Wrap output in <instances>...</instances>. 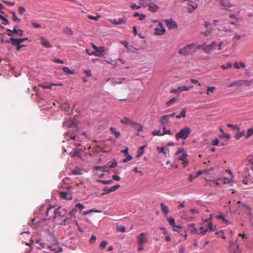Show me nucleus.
Instances as JSON below:
<instances>
[{
    "mask_svg": "<svg viewBox=\"0 0 253 253\" xmlns=\"http://www.w3.org/2000/svg\"><path fill=\"white\" fill-rule=\"evenodd\" d=\"M186 115V109L183 108L181 112V113L179 115H177L176 116V117L177 119H180L181 117H185Z\"/></svg>",
    "mask_w": 253,
    "mask_h": 253,
    "instance_id": "39",
    "label": "nucleus"
},
{
    "mask_svg": "<svg viewBox=\"0 0 253 253\" xmlns=\"http://www.w3.org/2000/svg\"><path fill=\"white\" fill-rule=\"evenodd\" d=\"M191 132V130L190 127L184 126L175 134V139L176 140H179L180 139L185 140L188 137Z\"/></svg>",
    "mask_w": 253,
    "mask_h": 253,
    "instance_id": "2",
    "label": "nucleus"
},
{
    "mask_svg": "<svg viewBox=\"0 0 253 253\" xmlns=\"http://www.w3.org/2000/svg\"><path fill=\"white\" fill-rule=\"evenodd\" d=\"M66 213L67 211L64 209L58 207L54 210L53 218L55 219L58 217H63L65 216Z\"/></svg>",
    "mask_w": 253,
    "mask_h": 253,
    "instance_id": "4",
    "label": "nucleus"
},
{
    "mask_svg": "<svg viewBox=\"0 0 253 253\" xmlns=\"http://www.w3.org/2000/svg\"><path fill=\"white\" fill-rule=\"evenodd\" d=\"M28 38H23V39H14L12 37L10 38V41H14V42H17L18 43H21L23 42L26 40H27Z\"/></svg>",
    "mask_w": 253,
    "mask_h": 253,
    "instance_id": "35",
    "label": "nucleus"
},
{
    "mask_svg": "<svg viewBox=\"0 0 253 253\" xmlns=\"http://www.w3.org/2000/svg\"><path fill=\"white\" fill-rule=\"evenodd\" d=\"M176 159L178 160H184L188 156L186 151L182 148H179L175 154Z\"/></svg>",
    "mask_w": 253,
    "mask_h": 253,
    "instance_id": "3",
    "label": "nucleus"
},
{
    "mask_svg": "<svg viewBox=\"0 0 253 253\" xmlns=\"http://www.w3.org/2000/svg\"><path fill=\"white\" fill-rule=\"evenodd\" d=\"M99 181L103 184H111V183H112L113 182L112 180H100Z\"/></svg>",
    "mask_w": 253,
    "mask_h": 253,
    "instance_id": "51",
    "label": "nucleus"
},
{
    "mask_svg": "<svg viewBox=\"0 0 253 253\" xmlns=\"http://www.w3.org/2000/svg\"><path fill=\"white\" fill-rule=\"evenodd\" d=\"M193 88V85H190L189 86H179L178 87V89L179 90V92H182L183 91H188L190 88Z\"/></svg>",
    "mask_w": 253,
    "mask_h": 253,
    "instance_id": "26",
    "label": "nucleus"
},
{
    "mask_svg": "<svg viewBox=\"0 0 253 253\" xmlns=\"http://www.w3.org/2000/svg\"><path fill=\"white\" fill-rule=\"evenodd\" d=\"M219 143V141L217 138H215V139L213 140L211 142V144L213 146H217L218 145Z\"/></svg>",
    "mask_w": 253,
    "mask_h": 253,
    "instance_id": "64",
    "label": "nucleus"
},
{
    "mask_svg": "<svg viewBox=\"0 0 253 253\" xmlns=\"http://www.w3.org/2000/svg\"><path fill=\"white\" fill-rule=\"evenodd\" d=\"M221 4L225 7H230L232 4L228 1V0H221Z\"/></svg>",
    "mask_w": 253,
    "mask_h": 253,
    "instance_id": "27",
    "label": "nucleus"
},
{
    "mask_svg": "<svg viewBox=\"0 0 253 253\" xmlns=\"http://www.w3.org/2000/svg\"><path fill=\"white\" fill-rule=\"evenodd\" d=\"M130 120L129 118L124 117L120 120V122L124 124H128Z\"/></svg>",
    "mask_w": 253,
    "mask_h": 253,
    "instance_id": "42",
    "label": "nucleus"
},
{
    "mask_svg": "<svg viewBox=\"0 0 253 253\" xmlns=\"http://www.w3.org/2000/svg\"><path fill=\"white\" fill-rule=\"evenodd\" d=\"M63 32L64 34L68 35L69 36H72L73 34V32L72 29L69 27H65L63 29Z\"/></svg>",
    "mask_w": 253,
    "mask_h": 253,
    "instance_id": "23",
    "label": "nucleus"
},
{
    "mask_svg": "<svg viewBox=\"0 0 253 253\" xmlns=\"http://www.w3.org/2000/svg\"><path fill=\"white\" fill-rule=\"evenodd\" d=\"M160 206L163 212L165 215H167L169 211L168 207L165 205L163 203H161Z\"/></svg>",
    "mask_w": 253,
    "mask_h": 253,
    "instance_id": "21",
    "label": "nucleus"
},
{
    "mask_svg": "<svg viewBox=\"0 0 253 253\" xmlns=\"http://www.w3.org/2000/svg\"><path fill=\"white\" fill-rule=\"evenodd\" d=\"M201 46L196 45L195 43L187 44L184 47L179 49L178 53L183 56H187L189 54H193L198 49H200Z\"/></svg>",
    "mask_w": 253,
    "mask_h": 253,
    "instance_id": "1",
    "label": "nucleus"
},
{
    "mask_svg": "<svg viewBox=\"0 0 253 253\" xmlns=\"http://www.w3.org/2000/svg\"><path fill=\"white\" fill-rule=\"evenodd\" d=\"M108 244V242L106 241H102L99 244V247L101 249H104Z\"/></svg>",
    "mask_w": 253,
    "mask_h": 253,
    "instance_id": "49",
    "label": "nucleus"
},
{
    "mask_svg": "<svg viewBox=\"0 0 253 253\" xmlns=\"http://www.w3.org/2000/svg\"><path fill=\"white\" fill-rule=\"evenodd\" d=\"M132 157L130 155H127V156L123 160V163H126L132 159Z\"/></svg>",
    "mask_w": 253,
    "mask_h": 253,
    "instance_id": "61",
    "label": "nucleus"
},
{
    "mask_svg": "<svg viewBox=\"0 0 253 253\" xmlns=\"http://www.w3.org/2000/svg\"><path fill=\"white\" fill-rule=\"evenodd\" d=\"M117 230L119 232H122V233H124V232H126V229H125V227L123 226H122V225H120V226H117Z\"/></svg>",
    "mask_w": 253,
    "mask_h": 253,
    "instance_id": "45",
    "label": "nucleus"
},
{
    "mask_svg": "<svg viewBox=\"0 0 253 253\" xmlns=\"http://www.w3.org/2000/svg\"><path fill=\"white\" fill-rule=\"evenodd\" d=\"M249 168L252 170V171L249 172L248 175L250 177L253 176V157H250L248 160V167L246 169L249 171Z\"/></svg>",
    "mask_w": 253,
    "mask_h": 253,
    "instance_id": "8",
    "label": "nucleus"
},
{
    "mask_svg": "<svg viewBox=\"0 0 253 253\" xmlns=\"http://www.w3.org/2000/svg\"><path fill=\"white\" fill-rule=\"evenodd\" d=\"M124 45L125 47H126L129 50H131L132 48L134 49V47H133L132 46L129 45L128 43L127 42H125V43H124Z\"/></svg>",
    "mask_w": 253,
    "mask_h": 253,
    "instance_id": "58",
    "label": "nucleus"
},
{
    "mask_svg": "<svg viewBox=\"0 0 253 253\" xmlns=\"http://www.w3.org/2000/svg\"><path fill=\"white\" fill-rule=\"evenodd\" d=\"M232 64L230 62H228V63H227L226 65H221V68L222 69H223V70H225V69H227L229 68H231L232 67Z\"/></svg>",
    "mask_w": 253,
    "mask_h": 253,
    "instance_id": "48",
    "label": "nucleus"
},
{
    "mask_svg": "<svg viewBox=\"0 0 253 253\" xmlns=\"http://www.w3.org/2000/svg\"><path fill=\"white\" fill-rule=\"evenodd\" d=\"M66 135L68 136L71 140H76V136L75 135H71L70 132H67Z\"/></svg>",
    "mask_w": 253,
    "mask_h": 253,
    "instance_id": "55",
    "label": "nucleus"
},
{
    "mask_svg": "<svg viewBox=\"0 0 253 253\" xmlns=\"http://www.w3.org/2000/svg\"><path fill=\"white\" fill-rule=\"evenodd\" d=\"M167 220L169 222V224L172 226L175 224V220L172 217H169L167 218Z\"/></svg>",
    "mask_w": 253,
    "mask_h": 253,
    "instance_id": "47",
    "label": "nucleus"
},
{
    "mask_svg": "<svg viewBox=\"0 0 253 253\" xmlns=\"http://www.w3.org/2000/svg\"><path fill=\"white\" fill-rule=\"evenodd\" d=\"M163 25L162 22H159V27H156L155 29V35L158 36H161L163 35L165 33L166 30Z\"/></svg>",
    "mask_w": 253,
    "mask_h": 253,
    "instance_id": "7",
    "label": "nucleus"
},
{
    "mask_svg": "<svg viewBox=\"0 0 253 253\" xmlns=\"http://www.w3.org/2000/svg\"><path fill=\"white\" fill-rule=\"evenodd\" d=\"M32 25L35 28H40L41 27V25L37 23L36 22L33 21L32 22Z\"/></svg>",
    "mask_w": 253,
    "mask_h": 253,
    "instance_id": "59",
    "label": "nucleus"
},
{
    "mask_svg": "<svg viewBox=\"0 0 253 253\" xmlns=\"http://www.w3.org/2000/svg\"><path fill=\"white\" fill-rule=\"evenodd\" d=\"M107 166H94L93 167V169L95 170H97L98 169H101V170L103 171H107L108 172V170L106 169V168H107Z\"/></svg>",
    "mask_w": 253,
    "mask_h": 253,
    "instance_id": "32",
    "label": "nucleus"
},
{
    "mask_svg": "<svg viewBox=\"0 0 253 253\" xmlns=\"http://www.w3.org/2000/svg\"><path fill=\"white\" fill-rule=\"evenodd\" d=\"M6 43H10L11 42V44L13 45H14L16 47V49L17 50H19L22 47L24 46V44H21V43H18L17 42H14V41H10V38L9 40H7V41L5 42Z\"/></svg>",
    "mask_w": 253,
    "mask_h": 253,
    "instance_id": "18",
    "label": "nucleus"
},
{
    "mask_svg": "<svg viewBox=\"0 0 253 253\" xmlns=\"http://www.w3.org/2000/svg\"><path fill=\"white\" fill-rule=\"evenodd\" d=\"M96 236H94V235H92L91 236L90 239L89 240V242L90 244H93L94 243V242L96 241Z\"/></svg>",
    "mask_w": 253,
    "mask_h": 253,
    "instance_id": "56",
    "label": "nucleus"
},
{
    "mask_svg": "<svg viewBox=\"0 0 253 253\" xmlns=\"http://www.w3.org/2000/svg\"><path fill=\"white\" fill-rule=\"evenodd\" d=\"M148 10L152 12H156L158 11L159 9V6L154 3H151V4H148Z\"/></svg>",
    "mask_w": 253,
    "mask_h": 253,
    "instance_id": "19",
    "label": "nucleus"
},
{
    "mask_svg": "<svg viewBox=\"0 0 253 253\" xmlns=\"http://www.w3.org/2000/svg\"><path fill=\"white\" fill-rule=\"evenodd\" d=\"M238 236L239 237H240L241 238L240 240V241L241 242H242L243 243H249V242H250L251 241V240L250 239V238L248 236H247V235H246L245 234L240 233Z\"/></svg>",
    "mask_w": 253,
    "mask_h": 253,
    "instance_id": "14",
    "label": "nucleus"
},
{
    "mask_svg": "<svg viewBox=\"0 0 253 253\" xmlns=\"http://www.w3.org/2000/svg\"><path fill=\"white\" fill-rule=\"evenodd\" d=\"M61 108L62 110H64L65 111L68 112L69 111V110L70 109V105L68 103H65L62 105Z\"/></svg>",
    "mask_w": 253,
    "mask_h": 253,
    "instance_id": "34",
    "label": "nucleus"
},
{
    "mask_svg": "<svg viewBox=\"0 0 253 253\" xmlns=\"http://www.w3.org/2000/svg\"><path fill=\"white\" fill-rule=\"evenodd\" d=\"M145 147V145L140 147L137 152L136 157L139 158L144 153V149Z\"/></svg>",
    "mask_w": 253,
    "mask_h": 253,
    "instance_id": "25",
    "label": "nucleus"
},
{
    "mask_svg": "<svg viewBox=\"0 0 253 253\" xmlns=\"http://www.w3.org/2000/svg\"><path fill=\"white\" fill-rule=\"evenodd\" d=\"M168 115H164L162 116L161 120V124L163 126H169L170 124V122L169 120Z\"/></svg>",
    "mask_w": 253,
    "mask_h": 253,
    "instance_id": "15",
    "label": "nucleus"
},
{
    "mask_svg": "<svg viewBox=\"0 0 253 253\" xmlns=\"http://www.w3.org/2000/svg\"><path fill=\"white\" fill-rule=\"evenodd\" d=\"M40 39L41 40V44L42 45L44 46L46 48H51L52 47V45L50 43L49 41L45 39L44 37H41Z\"/></svg>",
    "mask_w": 253,
    "mask_h": 253,
    "instance_id": "17",
    "label": "nucleus"
},
{
    "mask_svg": "<svg viewBox=\"0 0 253 253\" xmlns=\"http://www.w3.org/2000/svg\"><path fill=\"white\" fill-rule=\"evenodd\" d=\"M63 71L67 74H73L74 73V71L70 70L68 67H63L62 68Z\"/></svg>",
    "mask_w": 253,
    "mask_h": 253,
    "instance_id": "40",
    "label": "nucleus"
},
{
    "mask_svg": "<svg viewBox=\"0 0 253 253\" xmlns=\"http://www.w3.org/2000/svg\"><path fill=\"white\" fill-rule=\"evenodd\" d=\"M200 230L201 231V234L202 235H205L206 233L208 231V229H205L203 226H201L200 228Z\"/></svg>",
    "mask_w": 253,
    "mask_h": 253,
    "instance_id": "57",
    "label": "nucleus"
},
{
    "mask_svg": "<svg viewBox=\"0 0 253 253\" xmlns=\"http://www.w3.org/2000/svg\"><path fill=\"white\" fill-rule=\"evenodd\" d=\"M110 130L111 132L115 135L116 138H118L120 136V132L117 131L114 127H111Z\"/></svg>",
    "mask_w": 253,
    "mask_h": 253,
    "instance_id": "31",
    "label": "nucleus"
},
{
    "mask_svg": "<svg viewBox=\"0 0 253 253\" xmlns=\"http://www.w3.org/2000/svg\"><path fill=\"white\" fill-rule=\"evenodd\" d=\"M135 129H136L138 131H142V126H141L138 123V126L136 125L133 127Z\"/></svg>",
    "mask_w": 253,
    "mask_h": 253,
    "instance_id": "60",
    "label": "nucleus"
},
{
    "mask_svg": "<svg viewBox=\"0 0 253 253\" xmlns=\"http://www.w3.org/2000/svg\"><path fill=\"white\" fill-rule=\"evenodd\" d=\"M241 85H242L241 81L238 80V81H234V82L231 83L228 85V86L230 87H232L234 86H241Z\"/></svg>",
    "mask_w": 253,
    "mask_h": 253,
    "instance_id": "29",
    "label": "nucleus"
},
{
    "mask_svg": "<svg viewBox=\"0 0 253 253\" xmlns=\"http://www.w3.org/2000/svg\"><path fill=\"white\" fill-rule=\"evenodd\" d=\"M17 26H14L12 30L9 29H6V31L8 32L7 35L9 36H13V34H16L19 36H22L23 34V31L22 30H17Z\"/></svg>",
    "mask_w": 253,
    "mask_h": 253,
    "instance_id": "6",
    "label": "nucleus"
},
{
    "mask_svg": "<svg viewBox=\"0 0 253 253\" xmlns=\"http://www.w3.org/2000/svg\"><path fill=\"white\" fill-rule=\"evenodd\" d=\"M73 125H74V123L73 122L70 123L69 122H64L63 123V125L64 126L67 127L68 128L72 127L73 126Z\"/></svg>",
    "mask_w": 253,
    "mask_h": 253,
    "instance_id": "46",
    "label": "nucleus"
},
{
    "mask_svg": "<svg viewBox=\"0 0 253 253\" xmlns=\"http://www.w3.org/2000/svg\"><path fill=\"white\" fill-rule=\"evenodd\" d=\"M215 89V86H208L207 89L206 91V93L207 95H211V93H213Z\"/></svg>",
    "mask_w": 253,
    "mask_h": 253,
    "instance_id": "28",
    "label": "nucleus"
},
{
    "mask_svg": "<svg viewBox=\"0 0 253 253\" xmlns=\"http://www.w3.org/2000/svg\"><path fill=\"white\" fill-rule=\"evenodd\" d=\"M70 155L71 157H78L81 158V157L79 149H75L73 152H71Z\"/></svg>",
    "mask_w": 253,
    "mask_h": 253,
    "instance_id": "24",
    "label": "nucleus"
},
{
    "mask_svg": "<svg viewBox=\"0 0 253 253\" xmlns=\"http://www.w3.org/2000/svg\"><path fill=\"white\" fill-rule=\"evenodd\" d=\"M198 46H201L200 49L202 48L206 53H209L211 51L215 49L216 43L215 42H211L210 44L206 45H198Z\"/></svg>",
    "mask_w": 253,
    "mask_h": 253,
    "instance_id": "5",
    "label": "nucleus"
},
{
    "mask_svg": "<svg viewBox=\"0 0 253 253\" xmlns=\"http://www.w3.org/2000/svg\"><path fill=\"white\" fill-rule=\"evenodd\" d=\"M188 228L192 233H198V231L195 226L194 223H191L188 225Z\"/></svg>",
    "mask_w": 253,
    "mask_h": 253,
    "instance_id": "22",
    "label": "nucleus"
},
{
    "mask_svg": "<svg viewBox=\"0 0 253 253\" xmlns=\"http://www.w3.org/2000/svg\"><path fill=\"white\" fill-rule=\"evenodd\" d=\"M176 101V99L175 98H174V97L172 98L171 99H170L169 101H168L167 102L166 105L168 107H169L170 105H171Z\"/></svg>",
    "mask_w": 253,
    "mask_h": 253,
    "instance_id": "43",
    "label": "nucleus"
},
{
    "mask_svg": "<svg viewBox=\"0 0 253 253\" xmlns=\"http://www.w3.org/2000/svg\"><path fill=\"white\" fill-rule=\"evenodd\" d=\"M10 13L12 14V18L14 21L18 22H20L21 19L17 17L16 13L14 11H11Z\"/></svg>",
    "mask_w": 253,
    "mask_h": 253,
    "instance_id": "36",
    "label": "nucleus"
},
{
    "mask_svg": "<svg viewBox=\"0 0 253 253\" xmlns=\"http://www.w3.org/2000/svg\"><path fill=\"white\" fill-rule=\"evenodd\" d=\"M153 135H158V136H162L163 134L161 133V131L160 130H155L152 132Z\"/></svg>",
    "mask_w": 253,
    "mask_h": 253,
    "instance_id": "50",
    "label": "nucleus"
},
{
    "mask_svg": "<svg viewBox=\"0 0 253 253\" xmlns=\"http://www.w3.org/2000/svg\"><path fill=\"white\" fill-rule=\"evenodd\" d=\"M100 17H101V16H100V15H98V16H92V15H89L88 16V18L89 19H93V20H98V19H99V18H100Z\"/></svg>",
    "mask_w": 253,
    "mask_h": 253,
    "instance_id": "53",
    "label": "nucleus"
},
{
    "mask_svg": "<svg viewBox=\"0 0 253 253\" xmlns=\"http://www.w3.org/2000/svg\"><path fill=\"white\" fill-rule=\"evenodd\" d=\"M109 21L112 24L116 25H120L122 24H125L126 22V20L125 18H120L118 20L116 19H110Z\"/></svg>",
    "mask_w": 253,
    "mask_h": 253,
    "instance_id": "16",
    "label": "nucleus"
},
{
    "mask_svg": "<svg viewBox=\"0 0 253 253\" xmlns=\"http://www.w3.org/2000/svg\"><path fill=\"white\" fill-rule=\"evenodd\" d=\"M165 22L169 29H176L177 28V24L172 18L166 19Z\"/></svg>",
    "mask_w": 253,
    "mask_h": 253,
    "instance_id": "9",
    "label": "nucleus"
},
{
    "mask_svg": "<svg viewBox=\"0 0 253 253\" xmlns=\"http://www.w3.org/2000/svg\"><path fill=\"white\" fill-rule=\"evenodd\" d=\"M227 126L229 127L232 128L233 129H236L237 130H239V129H240L238 125H235L231 124H228L227 125Z\"/></svg>",
    "mask_w": 253,
    "mask_h": 253,
    "instance_id": "44",
    "label": "nucleus"
},
{
    "mask_svg": "<svg viewBox=\"0 0 253 253\" xmlns=\"http://www.w3.org/2000/svg\"><path fill=\"white\" fill-rule=\"evenodd\" d=\"M72 173L74 175H81L82 174V169L79 168H76L72 170Z\"/></svg>",
    "mask_w": 253,
    "mask_h": 253,
    "instance_id": "30",
    "label": "nucleus"
},
{
    "mask_svg": "<svg viewBox=\"0 0 253 253\" xmlns=\"http://www.w3.org/2000/svg\"><path fill=\"white\" fill-rule=\"evenodd\" d=\"M120 187L119 184H117L112 186L110 188H108V187H105L103 188V190L105 191L103 193H102L101 195H103L106 194L110 193L112 192L116 191L118 188Z\"/></svg>",
    "mask_w": 253,
    "mask_h": 253,
    "instance_id": "10",
    "label": "nucleus"
},
{
    "mask_svg": "<svg viewBox=\"0 0 253 253\" xmlns=\"http://www.w3.org/2000/svg\"><path fill=\"white\" fill-rule=\"evenodd\" d=\"M241 81L242 85L245 84L247 86H249L252 84V81L251 80H241Z\"/></svg>",
    "mask_w": 253,
    "mask_h": 253,
    "instance_id": "38",
    "label": "nucleus"
},
{
    "mask_svg": "<svg viewBox=\"0 0 253 253\" xmlns=\"http://www.w3.org/2000/svg\"><path fill=\"white\" fill-rule=\"evenodd\" d=\"M60 197L66 200H72V194L69 192L62 191L59 192Z\"/></svg>",
    "mask_w": 253,
    "mask_h": 253,
    "instance_id": "12",
    "label": "nucleus"
},
{
    "mask_svg": "<svg viewBox=\"0 0 253 253\" xmlns=\"http://www.w3.org/2000/svg\"><path fill=\"white\" fill-rule=\"evenodd\" d=\"M245 134V131L243 130L242 131H239L238 133H236L235 135V138L237 140H239L240 138L244 136Z\"/></svg>",
    "mask_w": 253,
    "mask_h": 253,
    "instance_id": "33",
    "label": "nucleus"
},
{
    "mask_svg": "<svg viewBox=\"0 0 253 253\" xmlns=\"http://www.w3.org/2000/svg\"><path fill=\"white\" fill-rule=\"evenodd\" d=\"M107 82H110L113 85L118 84V80H115L113 79L109 78Z\"/></svg>",
    "mask_w": 253,
    "mask_h": 253,
    "instance_id": "52",
    "label": "nucleus"
},
{
    "mask_svg": "<svg viewBox=\"0 0 253 253\" xmlns=\"http://www.w3.org/2000/svg\"><path fill=\"white\" fill-rule=\"evenodd\" d=\"M253 134V128H250L248 129L247 134L245 135L246 138H249Z\"/></svg>",
    "mask_w": 253,
    "mask_h": 253,
    "instance_id": "41",
    "label": "nucleus"
},
{
    "mask_svg": "<svg viewBox=\"0 0 253 253\" xmlns=\"http://www.w3.org/2000/svg\"><path fill=\"white\" fill-rule=\"evenodd\" d=\"M1 19H2V21H3L2 23L3 25H7V24H8L9 23L8 20L7 18H6L4 17H3V18H1Z\"/></svg>",
    "mask_w": 253,
    "mask_h": 253,
    "instance_id": "62",
    "label": "nucleus"
},
{
    "mask_svg": "<svg viewBox=\"0 0 253 253\" xmlns=\"http://www.w3.org/2000/svg\"><path fill=\"white\" fill-rule=\"evenodd\" d=\"M138 242L139 245H144L147 242V238L145 233H141L137 238Z\"/></svg>",
    "mask_w": 253,
    "mask_h": 253,
    "instance_id": "11",
    "label": "nucleus"
},
{
    "mask_svg": "<svg viewBox=\"0 0 253 253\" xmlns=\"http://www.w3.org/2000/svg\"><path fill=\"white\" fill-rule=\"evenodd\" d=\"M104 51V47L103 46H100L98 47V49L94 51H92L91 52V54H93V55L95 56H99L101 55L102 53H103Z\"/></svg>",
    "mask_w": 253,
    "mask_h": 253,
    "instance_id": "20",
    "label": "nucleus"
},
{
    "mask_svg": "<svg viewBox=\"0 0 253 253\" xmlns=\"http://www.w3.org/2000/svg\"><path fill=\"white\" fill-rule=\"evenodd\" d=\"M172 227L173 231L178 232L181 235H183L185 236V237L186 236V235H187L186 233L182 230V227L180 225H176L175 224L174 225H173L172 226Z\"/></svg>",
    "mask_w": 253,
    "mask_h": 253,
    "instance_id": "13",
    "label": "nucleus"
},
{
    "mask_svg": "<svg viewBox=\"0 0 253 253\" xmlns=\"http://www.w3.org/2000/svg\"><path fill=\"white\" fill-rule=\"evenodd\" d=\"M216 218L218 219H221L222 221L224 223H226L227 224H229V222L228 220H227L222 215L219 214L216 216Z\"/></svg>",
    "mask_w": 253,
    "mask_h": 253,
    "instance_id": "37",
    "label": "nucleus"
},
{
    "mask_svg": "<svg viewBox=\"0 0 253 253\" xmlns=\"http://www.w3.org/2000/svg\"><path fill=\"white\" fill-rule=\"evenodd\" d=\"M26 10L25 8L23 6H19L18 8V12L19 13L22 15L25 12Z\"/></svg>",
    "mask_w": 253,
    "mask_h": 253,
    "instance_id": "54",
    "label": "nucleus"
},
{
    "mask_svg": "<svg viewBox=\"0 0 253 253\" xmlns=\"http://www.w3.org/2000/svg\"><path fill=\"white\" fill-rule=\"evenodd\" d=\"M208 230H209L210 231H213V229L212 228V222H209L208 223V225L207 226Z\"/></svg>",
    "mask_w": 253,
    "mask_h": 253,
    "instance_id": "63",
    "label": "nucleus"
}]
</instances>
